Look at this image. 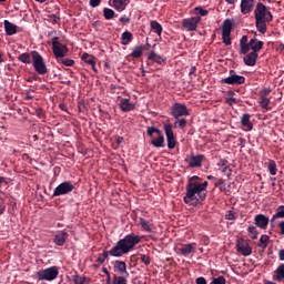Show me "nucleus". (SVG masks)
Masks as SVG:
<instances>
[{
  "instance_id": "nucleus-4",
  "label": "nucleus",
  "mask_w": 284,
  "mask_h": 284,
  "mask_svg": "<svg viewBox=\"0 0 284 284\" xmlns=\"http://www.w3.org/2000/svg\"><path fill=\"white\" fill-rule=\"evenodd\" d=\"M38 281H57L59 278V267L58 266H50L48 268L38 271L36 274Z\"/></svg>"
},
{
  "instance_id": "nucleus-7",
  "label": "nucleus",
  "mask_w": 284,
  "mask_h": 284,
  "mask_svg": "<svg viewBox=\"0 0 284 284\" xmlns=\"http://www.w3.org/2000/svg\"><path fill=\"white\" fill-rule=\"evenodd\" d=\"M74 191V184L70 181H64L60 183L53 191L52 197L54 196H65Z\"/></svg>"
},
{
  "instance_id": "nucleus-50",
  "label": "nucleus",
  "mask_w": 284,
  "mask_h": 284,
  "mask_svg": "<svg viewBox=\"0 0 284 284\" xmlns=\"http://www.w3.org/2000/svg\"><path fill=\"white\" fill-rule=\"evenodd\" d=\"M194 13L200 14V17H207V14H210V11H207L206 9H203L201 7H196L194 9Z\"/></svg>"
},
{
  "instance_id": "nucleus-11",
  "label": "nucleus",
  "mask_w": 284,
  "mask_h": 284,
  "mask_svg": "<svg viewBox=\"0 0 284 284\" xmlns=\"http://www.w3.org/2000/svg\"><path fill=\"white\" fill-rule=\"evenodd\" d=\"M201 21V17H193L182 20V28L187 30V32H194L196 28H199V22Z\"/></svg>"
},
{
  "instance_id": "nucleus-37",
  "label": "nucleus",
  "mask_w": 284,
  "mask_h": 284,
  "mask_svg": "<svg viewBox=\"0 0 284 284\" xmlns=\"http://www.w3.org/2000/svg\"><path fill=\"white\" fill-rule=\"evenodd\" d=\"M74 284H90V278L83 275L73 276Z\"/></svg>"
},
{
  "instance_id": "nucleus-14",
  "label": "nucleus",
  "mask_w": 284,
  "mask_h": 284,
  "mask_svg": "<svg viewBox=\"0 0 284 284\" xmlns=\"http://www.w3.org/2000/svg\"><path fill=\"white\" fill-rule=\"evenodd\" d=\"M236 250L242 256H250L252 254V246L245 240H237Z\"/></svg>"
},
{
  "instance_id": "nucleus-60",
  "label": "nucleus",
  "mask_w": 284,
  "mask_h": 284,
  "mask_svg": "<svg viewBox=\"0 0 284 284\" xmlns=\"http://www.w3.org/2000/svg\"><path fill=\"white\" fill-rule=\"evenodd\" d=\"M278 260L284 261V248L278 251Z\"/></svg>"
},
{
  "instance_id": "nucleus-5",
  "label": "nucleus",
  "mask_w": 284,
  "mask_h": 284,
  "mask_svg": "<svg viewBox=\"0 0 284 284\" xmlns=\"http://www.w3.org/2000/svg\"><path fill=\"white\" fill-rule=\"evenodd\" d=\"M52 44V51L55 57V59L59 61V59H63L68 52H70V49L65 44H62L59 42V37H54L51 39Z\"/></svg>"
},
{
  "instance_id": "nucleus-48",
  "label": "nucleus",
  "mask_w": 284,
  "mask_h": 284,
  "mask_svg": "<svg viewBox=\"0 0 284 284\" xmlns=\"http://www.w3.org/2000/svg\"><path fill=\"white\" fill-rule=\"evenodd\" d=\"M226 283H227V280H225V276L220 275L219 277H213L210 284H226Z\"/></svg>"
},
{
  "instance_id": "nucleus-45",
  "label": "nucleus",
  "mask_w": 284,
  "mask_h": 284,
  "mask_svg": "<svg viewBox=\"0 0 284 284\" xmlns=\"http://www.w3.org/2000/svg\"><path fill=\"white\" fill-rule=\"evenodd\" d=\"M146 134L148 136H150L151 139L154 138V134H161V130L154 128V126H148L146 128Z\"/></svg>"
},
{
  "instance_id": "nucleus-13",
  "label": "nucleus",
  "mask_w": 284,
  "mask_h": 284,
  "mask_svg": "<svg viewBox=\"0 0 284 284\" xmlns=\"http://www.w3.org/2000/svg\"><path fill=\"white\" fill-rule=\"evenodd\" d=\"M113 271L120 276H130V272H128V264L124 261L116 260L113 262Z\"/></svg>"
},
{
  "instance_id": "nucleus-52",
  "label": "nucleus",
  "mask_w": 284,
  "mask_h": 284,
  "mask_svg": "<svg viewBox=\"0 0 284 284\" xmlns=\"http://www.w3.org/2000/svg\"><path fill=\"white\" fill-rule=\"evenodd\" d=\"M232 33H229L227 36L225 33H222V39H223V43L225 45H232V38L231 37Z\"/></svg>"
},
{
  "instance_id": "nucleus-41",
  "label": "nucleus",
  "mask_w": 284,
  "mask_h": 284,
  "mask_svg": "<svg viewBox=\"0 0 284 284\" xmlns=\"http://www.w3.org/2000/svg\"><path fill=\"white\" fill-rule=\"evenodd\" d=\"M247 232L250 239H252L253 241H256V239H258V230H256V226H248Z\"/></svg>"
},
{
  "instance_id": "nucleus-1",
  "label": "nucleus",
  "mask_w": 284,
  "mask_h": 284,
  "mask_svg": "<svg viewBox=\"0 0 284 284\" xmlns=\"http://www.w3.org/2000/svg\"><path fill=\"white\" fill-rule=\"evenodd\" d=\"M139 243H141V237L139 235L134 233L128 234L123 239L119 240L110 251L104 250L103 253L98 256L95 263L103 265L109 256L121 258V256L130 254V252H132V250L136 247Z\"/></svg>"
},
{
  "instance_id": "nucleus-58",
  "label": "nucleus",
  "mask_w": 284,
  "mask_h": 284,
  "mask_svg": "<svg viewBox=\"0 0 284 284\" xmlns=\"http://www.w3.org/2000/svg\"><path fill=\"white\" fill-rule=\"evenodd\" d=\"M120 22L121 23H130V18L126 17V16H123V17L120 18Z\"/></svg>"
},
{
  "instance_id": "nucleus-23",
  "label": "nucleus",
  "mask_w": 284,
  "mask_h": 284,
  "mask_svg": "<svg viewBox=\"0 0 284 284\" xmlns=\"http://www.w3.org/2000/svg\"><path fill=\"white\" fill-rule=\"evenodd\" d=\"M217 168H220L221 172L226 174V176H232V170H230V162H227V160L221 159L217 162Z\"/></svg>"
},
{
  "instance_id": "nucleus-44",
  "label": "nucleus",
  "mask_w": 284,
  "mask_h": 284,
  "mask_svg": "<svg viewBox=\"0 0 284 284\" xmlns=\"http://www.w3.org/2000/svg\"><path fill=\"white\" fill-rule=\"evenodd\" d=\"M258 103L262 110H270V99L260 97Z\"/></svg>"
},
{
  "instance_id": "nucleus-31",
  "label": "nucleus",
  "mask_w": 284,
  "mask_h": 284,
  "mask_svg": "<svg viewBox=\"0 0 284 284\" xmlns=\"http://www.w3.org/2000/svg\"><path fill=\"white\" fill-rule=\"evenodd\" d=\"M132 32L130 31H124L121 36V44L122 45H130V43H132Z\"/></svg>"
},
{
  "instance_id": "nucleus-27",
  "label": "nucleus",
  "mask_w": 284,
  "mask_h": 284,
  "mask_svg": "<svg viewBox=\"0 0 284 284\" xmlns=\"http://www.w3.org/2000/svg\"><path fill=\"white\" fill-rule=\"evenodd\" d=\"M151 145L154 148H165V138L163 136V132L160 131L158 138L151 140Z\"/></svg>"
},
{
  "instance_id": "nucleus-61",
  "label": "nucleus",
  "mask_w": 284,
  "mask_h": 284,
  "mask_svg": "<svg viewBox=\"0 0 284 284\" xmlns=\"http://www.w3.org/2000/svg\"><path fill=\"white\" fill-rule=\"evenodd\" d=\"M206 179L207 181H214V183L219 180V178H215L214 175H207Z\"/></svg>"
},
{
  "instance_id": "nucleus-10",
  "label": "nucleus",
  "mask_w": 284,
  "mask_h": 284,
  "mask_svg": "<svg viewBox=\"0 0 284 284\" xmlns=\"http://www.w3.org/2000/svg\"><path fill=\"white\" fill-rule=\"evenodd\" d=\"M164 134L166 136L169 150H174V148H176V136H174V131L170 123L164 124Z\"/></svg>"
},
{
  "instance_id": "nucleus-54",
  "label": "nucleus",
  "mask_w": 284,
  "mask_h": 284,
  "mask_svg": "<svg viewBox=\"0 0 284 284\" xmlns=\"http://www.w3.org/2000/svg\"><path fill=\"white\" fill-rule=\"evenodd\" d=\"M225 219H226V221H236V216L234 215V212H232V211H227V213L225 214Z\"/></svg>"
},
{
  "instance_id": "nucleus-22",
  "label": "nucleus",
  "mask_w": 284,
  "mask_h": 284,
  "mask_svg": "<svg viewBox=\"0 0 284 284\" xmlns=\"http://www.w3.org/2000/svg\"><path fill=\"white\" fill-rule=\"evenodd\" d=\"M112 1V8L114 10H118V12H123L128 8V3H130V0H110Z\"/></svg>"
},
{
  "instance_id": "nucleus-12",
  "label": "nucleus",
  "mask_w": 284,
  "mask_h": 284,
  "mask_svg": "<svg viewBox=\"0 0 284 284\" xmlns=\"http://www.w3.org/2000/svg\"><path fill=\"white\" fill-rule=\"evenodd\" d=\"M203 161H205V156L203 154H191L187 159H185L187 168H202Z\"/></svg>"
},
{
  "instance_id": "nucleus-33",
  "label": "nucleus",
  "mask_w": 284,
  "mask_h": 284,
  "mask_svg": "<svg viewBox=\"0 0 284 284\" xmlns=\"http://www.w3.org/2000/svg\"><path fill=\"white\" fill-rule=\"evenodd\" d=\"M214 186L215 187H219L220 192H230V185L226 186L225 185V180L223 179H217L215 182H214Z\"/></svg>"
},
{
  "instance_id": "nucleus-29",
  "label": "nucleus",
  "mask_w": 284,
  "mask_h": 284,
  "mask_svg": "<svg viewBox=\"0 0 284 284\" xmlns=\"http://www.w3.org/2000/svg\"><path fill=\"white\" fill-rule=\"evenodd\" d=\"M273 281H284V264H280L273 274Z\"/></svg>"
},
{
  "instance_id": "nucleus-8",
  "label": "nucleus",
  "mask_w": 284,
  "mask_h": 284,
  "mask_svg": "<svg viewBox=\"0 0 284 284\" xmlns=\"http://www.w3.org/2000/svg\"><path fill=\"white\" fill-rule=\"evenodd\" d=\"M171 116H173V119L190 116V110H187L185 104L176 102L171 106Z\"/></svg>"
},
{
  "instance_id": "nucleus-42",
  "label": "nucleus",
  "mask_w": 284,
  "mask_h": 284,
  "mask_svg": "<svg viewBox=\"0 0 284 284\" xmlns=\"http://www.w3.org/2000/svg\"><path fill=\"white\" fill-rule=\"evenodd\" d=\"M115 14L116 13L114 12V10H112L110 8L103 9V17H104V19H106V21H110V19H114Z\"/></svg>"
},
{
  "instance_id": "nucleus-34",
  "label": "nucleus",
  "mask_w": 284,
  "mask_h": 284,
  "mask_svg": "<svg viewBox=\"0 0 284 284\" xmlns=\"http://www.w3.org/2000/svg\"><path fill=\"white\" fill-rule=\"evenodd\" d=\"M139 223L143 230V232H152V223H150V221L140 217Z\"/></svg>"
},
{
  "instance_id": "nucleus-20",
  "label": "nucleus",
  "mask_w": 284,
  "mask_h": 284,
  "mask_svg": "<svg viewBox=\"0 0 284 284\" xmlns=\"http://www.w3.org/2000/svg\"><path fill=\"white\" fill-rule=\"evenodd\" d=\"M257 60H258V53H255L254 51L246 53V55L243 58L245 65H248L251 68H254V65H256Z\"/></svg>"
},
{
  "instance_id": "nucleus-59",
  "label": "nucleus",
  "mask_w": 284,
  "mask_h": 284,
  "mask_svg": "<svg viewBox=\"0 0 284 284\" xmlns=\"http://www.w3.org/2000/svg\"><path fill=\"white\" fill-rule=\"evenodd\" d=\"M189 74L190 77H196V67H191Z\"/></svg>"
},
{
  "instance_id": "nucleus-47",
  "label": "nucleus",
  "mask_w": 284,
  "mask_h": 284,
  "mask_svg": "<svg viewBox=\"0 0 284 284\" xmlns=\"http://www.w3.org/2000/svg\"><path fill=\"white\" fill-rule=\"evenodd\" d=\"M58 63H62L63 65H67L68 68H72V65H74V60L68 59V58H60L58 60Z\"/></svg>"
},
{
  "instance_id": "nucleus-6",
  "label": "nucleus",
  "mask_w": 284,
  "mask_h": 284,
  "mask_svg": "<svg viewBox=\"0 0 284 284\" xmlns=\"http://www.w3.org/2000/svg\"><path fill=\"white\" fill-rule=\"evenodd\" d=\"M32 65L38 74H48V65H45V60H43V55L39 51L33 55Z\"/></svg>"
},
{
  "instance_id": "nucleus-26",
  "label": "nucleus",
  "mask_w": 284,
  "mask_h": 284,
  "mask_svg": "<svg viewBox=\"0 0 284 284\" xmlns=\"http://www.w3.org/2000/svg\"><path fill=\"white\" fill-rule=\"evenodd\" d=\"M120 110L122 112H132V110H134V104L130 101V99H122L120 101Z\"/></svg>"
},
{
  "instance_id": "nucleus-19",
  "label": "nucleus",
  "mask_w": 284,
  "mask_h": 284,
  "mask_svg": "<svg viewBox=\"0 0 284 284\" xmlns=\"http://www.w3.org/2000/svg\"><path fill=\"white\" fill-rule=\"evenodd\" d=\"M196 250V243H190V244H182L181 248H180V254L182 256H190V254H194Z\"/></svg>"
},
{
  "instance_id": "nucleus-46",
  "label": "nucleus",
  "mask_w": 284,
  "mask_h": 284,
  "mask_svg": "<svg viewBox=\"0 0 284 284\" xmlns=\"http://www.w3.org/2000/svg\"><path fill=\"white\" fill-rule=\"evenodd\" d=\"M268 172L272 176H276V162L274 160L268 161Z\"/></svg>"
},
{
  "instance_id": "nucleus-28",
  "label": "nucleus",
  "mask_w": 284,
  "mask_h": 284,
  "mask_svg": "<svg viewBox=\"0 0 284 284\" xmlns=\"http://www.w3.org/2000/svg\"><path fill=\"white\" fill-rule=\"evenodd\" d=\"M250 52V42H247V36H243L240 40V54H247Z\"/></svg>"
},
{
  "instance_id": "nucleus-53",
  "label": "nucleus",
  "mask_w": 284,
  "mask_h": 284,
  "mask_svg": "<svg viewBox=\"0 0 284 284\" xmlns=\"http://www.w3.org/2000/svg\"><path fill=\"white\" fill-rule=\"evenodd\" d=\"M272 92V89H270V88H265V89H263L262 91H260V97H262V98H267V97H270V93Z\"/></svg>"
},
{
  "instance_id": "nucleus-32",
  "label": "nucleus",
  "mask_w": 284,
  "mask_h": 284,
  "mask_svg": "<svg viewBox=\"0 0 284 284\" xmlns=\"http://www.w3.org/2000/svg\"><path fill=\"white\" fill-rule=\"evenodd\" d=\"M152 32L158 34V37H161V33L163 32V26L159 23L156 20L151 21L150 23Z\"/></svg>"
},
{
  "instance_id": "nucleus-55",
  "label": "nucleus",
  "mask_w": 284,
  "mask_h": 284,
  "mask_svg": "<svg viewBox=\"0 0 284 284\" xmlns=\"http://www.w3.org/2000/svg\"><path fill=\"white\" fill-rule=\"evenodd\" d=\"M101 1L102 0H90L89 6H91V8H99V6H101Z\"/></svg>"
},
{
  "instance_id": "nucleus-35",
  "label": "nucleus",
  "mask_w": 284,
  "mask_h": 284,
  "mask_svg": "<svg viewBox=\"0 0 284 284\" xmlns=\"http://www.w3.org/2000/svg\"><path fill=\"white\" fill-rule=\"evenodd\" d=\"M267 245H270V236L266 234H263L260 239V243L257 244V247H261L262 250H267Z\"/></svg>"
},
{
  "instance_id": "nucleus-49",
  "label": "nucleus",
  "mask_w": 284,
  "mask_h": 284,
  "mask_svg": "<svg viewBox=\"0 0 284 284\" xmlns=\"http://www.w3.org/2000/svg\"><path fill=\"white\" fill-rule=\"evenodd\" d=\"M138 261H140L141 263H144L145 265H150V263H152V260L150 258V256L145 254H140V256L138 257Z\"/></svg>"
},
{
  "instance_id": "nucleus-64",
  "label": "nucleus",
  "mask_w": 284,
  "mask_h": 284,
  "mask_svg": "<svg viewBox=\"0 0 284 284\" xmlns=\"http://www.w3.org/2000/svg\"><path fill=\"white\" fill-rule=\"evenodd\" d=\"M102 272L103 274H105V276H110V271H108V268L103 267Z\"/></svg>"
},
{
  "instance_id": "nucleus-21",
  "label": "nucleus",
  "mask_w": 284,
  "mask_h": 284,
  "mask_svg": "<svg viewBox=\"0 0 284 284\" xmlns=\"http://www.w3.org/2000/svg\"><path fill=\"white\" fill-rule=\"evenodd\" d=\"M254 10V1L253 0H242L241 2V12L242 14H250Z\"/></svg>"
},
{
  "instance_id": "nucleus-62",
  "label": "nucleus",
  "mask_w": 284,
  "mask_h": 284,
  "mask_svg": "<svg viewBox=\"0 0 284 284\" xmlns=\"http://www.w3.org/2000/svg\"><path fill=\"white\" fill-rule=\"evenodd\" d=\"M278 227L281 230V234H284V221L280 222Z\"/></svg>"
},
{
  "instance_id": "nucleus-30",
  "label": "nucleus",
  "mask_w": 284,
  "mask_h": 284,
  "mask_svg": "<svg viewBox=\"0 0 284 284\" xmlns=\"http://www.w3.org/2000/svg\"><path fill=\"white\" fill-rule=\"evenodd\" d=\"M148 59L149 61H153V63H158L159 65H163V63H165V59L154 51L149 54Z\"/></svg>"
},
{
  "instance_id": "nucleus-16",
  "label": "nucleus",
  "mask_w": 284,
  "mask_h": 284,
  "mask_svg": "<svg viewBox=\"0 0 284 284\" xmlns=\"http://www.w3.org/2000/svg\"><path fill=\"white\" fill-rule=\"evenodd\" d=\"M263 45H265V43L254 37L248 41V52L252 50V52L258 54L263 50Z\"/></svg>"
},
{
  "instance_id": "nucleus-9",
  "label": "nucleus",
  "mask_w": 284,
  "mask_h": 284,
  "mask_svg": "<svg viewBox=\"0 0 284 284\" xmlns=\"http://www.w3.org/2000/svg\"><path fill=\"white\" fill-rule=\"evenodd\" d=\"M222 83H226V85H243L245 77L236 74L235 70H230V77L222 79Z\"/></svg>"
},
{
  "instance_id": "nucleus-51",
  "label": "nucleus",
  "mask_w": 284,
  "mask_h": 284,
  "mask_svg": "<svg viewBox=\"0 0 284 284\" xmlns=\"http://www.w3.org/2000/svg\"><path fill=\"white\" fill-rule=\"evenodd\" d=\"M82 61H84V63H88L89 65H91V63H93V61H94V57L90 55L88 53H83Z\"/></svg>"
},
{
  "instance_id": "nucleus-43",
  "label": "nucleus",
  "mask_w": 284,
  "mask_h": 284,
  "mask_svg": "<svg viewBox=\"0 0 284 284\" xmlns=\"http://www.w3.org/2000/svg\"><path fill=\"white\" fill-rule=\"evenodd\" d=\"M175 128L179 126L180 130H183L184 128H187V120L185 118H178L174 122Z\"/></svg>"
},
{
  "instance_id": "nucleus-39",
  "label": "nucleus",
  "mask_w": 284,
  "mask_h": 284,
  "mask_svg": "<svg viewBox=\"0 0 284 284\" xmlns=\"http://www.w3.org/2000/svg\"><path fill=\"white\" fill-rule=\"evenodd\" d=\"M128 278H130V276L114 275L113 284H128Z\"/></svg>"
},
{
  "instance_id": "nucleus-38",
  "label": "nucleus",
  "mask_w": 284,
  "mask_h": 284,
  "mask_svg": "<svg viewBox=\"0 0 284 284\" xmlns=\"http://www.w3.org/2000/svg\"><path fill=\"white\" fill-rule=\"evenodd\" d=\"M276 219H284V205H280L277 207L276 213L271 219V223H274V221H276Z\"/></svg>"
},
{
  "instance_id": "nucleus-40",
  "label": "nucleus",
  "mask_w": 284,
  "mask_h": 284,
  "mask_svg": "<svg viewBox=\"0 0 284 284\" xmlns=\"http://www.w3.org/2000/svg\"><path fill=\"white\" fill-rule=\"evenodd\" d=\"M133 59H141L143 57V45L135 47L131 53Z\"/></svg>"
},
{
  "instance_id": "nucleus-24",
  "label": "nucleus",
  "mask_w": 284,
  "mask_h": 284,
  "mask_svg": "<svg viewBox=\"0 0 284 284\" xmlns=\"http://www.w3.org/2000/svg\"><path fill=\"white\" fill-rule=\"evenodd\" d=\"M250 119H252V115H250V113H244L241 118V123L243 128H246V132H252V130L254 129V124H252Z\"/></svg>"
},
{
  "instance_id": "nucleus-63",
  "label": "nucleus",
  "mask_w": 284,
  "mask_h": 284,
  "mask_svg": "<svg viewBox=\"0 0 284 284\" xmlns=\"http://www.w3.org/2000/svg\"><path fill=\"white\" fill-rule=\"evenodd\" d=\"M0 210L6 211V201H3V200H0Z\"/></svg>"
},
{
  "instance_id": "nucleus-56",
  "label": "nucleus",
  "mask_w": 284,
  "mask_h": 284,
  "mask_svg": "<svg viewBox=\"0 0 284 284\" xmlns=\"http://www.w3.org/2000/svg\"><path fill=\"white\" fill-rule=\"evenodd\" d=\"M196 284H207V280H205V277H197L195 280Z\"/></svg>"
},
{
  "instance_id": "nucleus-25",
  "label": "nucleus",
  "mask_w": 284,
  "mask_h": 284,
  "mask_svg": "<svg viewBox=\"0 0 284 284\" xmlns=\"http://www.w3.org/2000/svg\"><path fill=\"white\" fill-rule=\"evenodd\" d=\"M18 28L14 23L8 21V20H4V30H6V34H8V37H12L13 34H17L19 31H18Z\"/></svg>"
},
{
  "instance_id": "nucleus-36",
  "label": "nucleus",
  "mask_w": 284,
  "mask_h": 284,
  "mask_svg": "<svg viewBox=\"0 0 284 284\" xmlns=\"http://www.w3.org/2000/svg\"><path fill=\"white\" fill-rule=\"evenodd\" d=\"M222 33H225L226 37H227L229 34H232V20L226 19V20L223 22Z\"/></svg>"
},
{
  "instance_id": "nucleus-2",
  "label": "nucleus",
  "mask_w": 284,
  "mask_h": 284,
  "mask_svg": "<svg viewBox=\"0 0 284 284\" xmlns=\"http://www.w3.org/2000/svg\"><path fill=\"white\" fill-rule=\"evenodd\" d=\"M207 185H210L207 181L201 183L199 175L190 178L185 187L186 193L183 197L184 203L192 205V207H196V205L203 203L207 199Z\"/></svg>"
},
{
  "instance_id": "nucleus-18",
  "label": "nucleus",
  "mask_w": 284,
  "mask_h": 284,
  "mask_svg": "<svg viewBox=\"0 0 284 284\" xmlns=\"http://www.w3.org/2000/svg\"><path fill=\"white\" fill-rule=\"evenodd\" d=\"M37 52L38 51L21 53L18 57V61H20V63H24L26 65H30V63H32L34 61V54H37Z\"/></svg>"
},
{
  "instance_id": "nucleus-17",
  "label": "nucleus",
  "mask_w": 284,
  "mask_h": 284,
  "mask_svg": "<svg viewBox=\"0 0 284 284\" xmlns=\"http://www.w3.org/2000/svg\"><path fill=\"white\" fill-rule=\"evenodd\" d=\"M254 223L256 227H260V230H267V225H270V217L263 214H257L254 217Z\"/></svg>"
},
{
  "instance_id": "nucleus-3",
  "label": "nucleus",
  "mask_w": 284,
  "mask_h": 284,
  "mask_svg": "<svg viewBox=\"0 0 284 284\" xmlns=\"http://www.w3.org/2000/svg\"><path fill=\"white\" fill-rule=\"evenodd\" d=\"M255 28L260 34H265L267 32V23L272 21L273 16L270 10H267V7L263 4L262 2H258L256 4L255 11Z\"/></svg>"
},
{
  "instance_id": "nucleus-57",
  "label": "nucleus",
  "mask_w": 284,
  "mask_h": 284,
  "mask_svg": "<svg viewBox=\"0 0 284 284\" xmlns=\"http://www.w3.org/2000/svg\"><path fill=\"white\" fill-rule=\"evenodd\" d=\"M226 103L229 105H234V103H237V100H236V98H227Z\"/></svg>"
},
{
  "instance_id": "nucleus-15",
  "label": "nucleus",
  "mask_w": 284,
  "mask_h": 284,
  "mask_svg": "<svg viewBox=\"0 0 284 284\" xmlns=\"http://www.w3.org/2000/svg\"><path fill=\"white\" fill-rule=\"evenodd\" d=\"M68 232L65 231H58L54 234L53 243L58 245L59 247H63L65 245V242L68 241Z\"/></svg>"
}]
</instances>
